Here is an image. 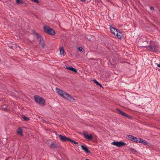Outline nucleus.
Returning <instances> with one entry per match:
<instances>
[{"mask_svg":"<svg viewBox=\"0 0 160 160\" xmlns=\"http://www.w3.org/2000/svg\"><path fill=\"white\" fill-rule=\"evenodd\" d=\"M55 89L57 92L61 96L66 99H68L71 102H75V99L71 95L58 88H56Z\"/></svg>","mask_w":160,"mask_h":160,"instance_id":"f257e3e1","label":"nucleus"},{"mask_svg":"<svg viewBox=\"0 0 160 160\" xmlns=\"http://www.w3.org/2000/svg\"><path fill=\"white\" fill-rule=\"evenodd\" d=\"M34 98L35 101L40 105L43 106L45 105V101L42 98L35 95Z\"/></svg>","mask_w":160,"mask_h":160,"instance_id":"f03ea898","label":"nucleus"},{"mask_svg":"<svg viewBox=\"0 0 160 160\" xmlns=\"http://www.w3.org/2000/svg\"><path fill=\"white\" fill-rule=\"evenodd\" d=\"M44 32L48 33V34L53 35L55 34L54 31L50 27L47 26H45L43 27Z\"/></svg>","mask_w":160,"mask_h":160,"instance_id":"7ed1b4c3","label":"nucleus"},{"mask_svg":"<svg viewBox=\"0 0 160 160\" xmlns=\"http://www.w3.org/2000/svg\"><path fill=\"white\" fill-rule=\"evenodd\" d=\"M112 144L117 146L118 147H120L125 146L126 144L124 142L121 141L116 142L115 141L112 142Z\"/></svg>","mask_w":160,"mask_h":160,"instance_id":"20e7f679","label":"nucleus"},{"mask_svg":"<svg viewBox=\"0 0 160 160\" xmlns=\"http://www.w3.org/2000/svg\"><path fill=\"white\" fill-rule=\"evenodd\" d=\"M116 110L117 111V112L123 116H125L128 118H130V117L127 115L125 112L122 111L120 110L118 108H116Z\"/></svg>","mask_w":160,"mask_h":160,"instance_id":"39448f33","label":"nucleus"},{"mask_svg":"<svg viewBox=\"0 0 160 160\" xmlns=\"http://www.w3.org/2000/svg\"><path fill=\"white\" fill-rule=\"evenodd\" d=\"M83 136L84 137L88 140H91L93 139L92 136L91 134H88L84 131L83 132Z\"/></svg>","mask_w":160,"mask_h":160,"instance_id":"423d86ee","label":"nucleus"},{"mask_svg":"<svg viewBox=\"0 0 160 160\" xmlns=\"http://www.w3.org/2000/svg\"><path fill=\"white\" fill-rule=\"evenodd\" d=\"M58 136L61 140L62 142H66L68 141V140L69 139V138L67 137L64 136L59 134H58Z\"/></svg>","mask_w":160,"mask_h":160,"instance_id":"0eeeda50","label":"nucleus"},{"mask_svg":"<svg viewBox=\"0 0 160 160\" xmlns=\"http://www.w3.org/2000/svg\"><path fill=\"white\" fill-rule=\"evenodd\" d=\"M148 49L151 51L156 52L157 50V46L156 45H150L148 47Z\"/></svg>","mask_w":160,"mask_h":160,"instance_id":"6e6552de","label":"nucleus"},{"mask_svg":"<svg viewBox=\"0 0 160 160\" xmlns=\"http://www.w3.org/2000/svg\"><path fill=\"white\" fill-rule=\"evenodd\" d=\"M81 147L82 149L87 153L89 154H90L91 153L90 151L88 150V147L86 146L81 145Z\"/></svg>","mask_w":160,"mask_h":160,"instance_id":"1a4fd4ad","label":"nucleus"},{"mask_svg":"<svg viewBox=\"0 0 160 160\" xmlns=\"http://www.w3.org/2000/svg\"><path fill=\"white\" fill-rule=\"evenodd\" d=\"M60 54L62 57L64 56L65 54L64 49L62 47L60 48Z\"/></svg>","mask_w":160,"mask_h":160,"instance_id":"9d476101","label":"nucleus"},{"mask_svg":"<svg viewBox=\"0 0 160 160\" xmlns=\"http://www.w3.org/2000/svg\"><path fill=\"white\" fill-rule=\"evenodd\" d=\"M111 32L113 33L115 36L116 35L117 32L118 31V30L114 28H111Z\"/></svg>","mask_w":160,"mask_h":160,"instance_id":"9b49d317","label":"nucleus"},{"mask_svg":"<svg viewBox=\"0 0 160 160\" xmlns=\"http://www.w3.org/2000/svg\"><path fill=\"white\" fill-rule=\"evenodd\" d=\"M115 36H116L118 38L120 39L122 37V34L121 32H120L119 31H118L117 32Z\"/></svg>","mask_w":160,"mask_h":160,"instance_id":"f8f14e48","label":"nucleus"},{"mask_svg":"<svg viewBox=\"0 0 160 160\" xmlns=\"http://www.w3.org/2000/svg\"><path fill=\"white\" fill-rule=\"evenodd\" d=\"M66 68L74 72H77V70L72 67H66Z\"/></svg>","mask_w":160,"mask_h":160,"instance_id":"ddd939ff","label":"nucleus"},{"mask_svg":"<svg viewBox=\"0 0 160 160\" xmlns=\"http://www.w3.org/2000/svg\"><path fill=\"white\" fill-rule=\"evenodd\" d=\"M139 139L140 140L139 143H141L144 145H147L148 144V143L146 141L143 140L140 138H139Z\"/></svg>","mask_w":160,"mask_h":160,"instance_id":"4468645a","label":"nucleus"},{"mask_svg":"<svg viewBox=\"0 0 160 160\" xmlns=\"http://www.w3.org/2000/svg\"><path fill=\"white\" fill-rule=\"evenodd\" d=\"M17 132L18 134H20V135H23L22 131V129L21 128H18L17 130Z\"/></svg>","mask_w":160,"mask_h":160,"instance_id":"2eb2a0df","label":"nucleus"},{"mask_svg":"<svg viewBox=\"0 0 160 160\" xmlns=\"http://www.w3.org/2000/svg\"><path fill=\"white\" fill-rule=\"evenodd\" d=\"M57 145L54 143H52L50 145V147L52 149H55L56 148Z\"/></svg>","mask_w":160,"mask_h":160,"instance_id":"dca6fc26","label":"nucleus"},{"mask_svg":"<svg viewBox=\"0 0 160 160\" xmlns=\"http://www.w3.org/2000/svg\"><path fill=\"white\" fill-rule=\"evenodd\" d=\"M40 44L41 45L42 48H44L45 47V43L44 41L42 39L40 40Z\"/></svg>","mask_w":160,"mask_h":160,"instance_id":"f3484780","label":"nucleus"},{"mask_svg":"<svg viewBox=\"0 0 160 160\" xmlns=\"http://www.w3.org/2000/svg\"><path fill=\"white\" fill-rule=\"evenodd\" d=\"M134 137L131 135H128L127 138L130 140H131L133 141V140L134 139Z\"/></svg>","mask_w":160,"mask_h":160,"instance_id":"a211bd4d","label":"nucleus"},{"mask_svg":"<svg viewBox=\"0 0 160 160\" xmlns=\"http://www.w3.org/2000/svg\"><path fill=\"white\" fill-rule=\"evenodd\" d=\"M134 139L133 140V142H135L136 143H139V138H138L136 137H134Z\"/></svg>","mask_w":160,"mask_h":160,"instance_id":"6ab92c4d","label":"nucleus"},{"mask_svg":"<svg viewBox=\"0 0 160 160\" xmlns=\"http://www.w3.org/2000/svg\"><path fill=\"white\" fill-rule=\"evenodd\" d=\"M7 107L5 105H2V109L5 111H7L8 110V109L7 108Z\"/></svg>","mask_w":160,"mask_h":160,"instance_id":"aec40b11","label":"nucleus"},{"mask_svg":"<svg viewBox=\"0 0 160 160\" xmlns=\"http://www.w3.org/2000/svg\"><path fill=\"white\" fill-rule=\"evenodd\" d=\"M16 2L17 4H21L24 3L22 0H16Z\"/></svg>","mask_w":160,"mask_h":160,"instance_id":"412c9836","label":"nucleus"},{"mask_svg":"<svg viewBox=\"0 0 160 160\" xmlns=\"http://www.w3.org/2000/svg\"><path fill=\"white\" fill-rule=\"evenodd\" d=\"M68 141H69L72 143H73L75 144H78V142L74 141L73 140L69 138V139Z\"/></svg>","mask_w":160,"mask_h":160,"instance_id":"4be33fe9","label":"nucleus"},{"mask_svg":"<svg viewBox=\"0 0 160 160\" xmlns=\"http://www.w3.org/2000/svg\"><path fill=\"white\" fill-rule=\"evenodd\" d=\"M22 118H23V119H24V120L26 121H28L29 120V119L28 118V117H27L25 116L23 117Z\"/></svg>","mask_w":160,"mask_h":160,"instance_id":"5701e85b","label":"nucleus"},{"mask_svg":"<svg viewBox=\"0 0 160 160\" xmlns=\"http://www.w3.org/2000/svg\"><path fill=\"white\" fill-rule=\"evenodd\" d=\"M93 81L97 85H98L99 84V83L95 79H93Z\"/></svg>","mask_w":160,"mask_h":160,"instance_id":"b1692460","label":"nucleus"},{"mask_svg":"<svg viewBox=\"0 0 160 160\" xmlns=\"http://www.w3.org/2000/svg\"><path fill=\"white\" fill-rule=\"evenodd\" d=\"M37 38L39 40L40 39V40L41 39L40 36L39 35H38V34L36 33Z\"/></svg>","mask_w":160,"mask_h":160,"instance_id":"393cba45","label":"nucleus"},{"mask_svg":"<svg viewBox=\"0 0 160 160\" xmlns=\"http://www.w3.org/2000/svg\"><path fill=\"white\" fill-rule=\"evenodd\" d=\"M83 49V48L82 47H79L78 48V50L80 52H81Z\"/></svg>","mask_w":160,"mask_h":160,"instance_id":"a878e982","label":"nucleus"},{"mask_svg":"<svg viewBox=\"0 0 160 160\" xmlns=\"http://www.w3.org/2000/svg\"><path fill=\"white\" fill-rule=\"evenodd\" d=\"M33 2H35L39 3V1L38 0H31Z\"/></svg>","mask_w":160,"mask_h":160,"instance_id":"bb28decb","label":"nucleus"},{"mask_svg":"<svg viewBox=\"0 0 160 160\" xmlns=\"http://www.w3.org/2000/svg\"><path fill=\"white\" fill-rule=\"evenodd\" d=\"M150 9L152 10L153 11H154V9L153 7H150Z\"/></svg>","mask_w":160,"mask_h":160,"instance_id":"cd10ccee","label":"nucleus"},{"mask_svg":"<svg viewBox=\"0 0 160 160\" xmlns=\"http://www.w3.org/2000/svg\"><path fill=\"white\" fill-rule=\"evenodd\" d=\"M129 149L131 151H136L134 150L132 148H130Z\"/></svg>","mask_w":160,"mask_h":160,"instance_id":"c85d7f7f","label":"nucleus"},{"mask_svg":"<svg viewBox=\"0 0 160 160\" xmlns=\"http://www.w3.org/2000/svg\"><path fill=\"white\" fill-rule=\"evenodd\" d=\"M99 86H100L101 87H102L103 88V87H102V85L99 83V84L98 85Z\"/></svg>","mask_w":160,"mask_h":160,"instance_id":"c756f323","label":"nucleus"},{"mask_svg":"<svg viewBox=\"0 0 160 160\" xmlns=\"http://www.w3.org/2000/svg\"><path fill=\"white\" fill-rule=\"evenodd\" d=\"M158 66L159 68H160V64H158Z\"/></svg>","mask_w":160,"mask_h":160,"instance_id":"7c9ffc66","label":"nucleus"},{"mask_svg":"<svg viewBox=\"0 0 160 160\" xmlns=\"http://www.w3.org/2000/svg\"><path fill=\"white\" fill-rule=\"evenodd\" d=\"M9 47H10V48H11V49H12L13 48V47L12 46H10Z\"/></svg>","mask_w":160,"mask_h":160,"instance_id":"2f4dec72","label":"nucleus"},{"mask_svg":"<svg viewBox=\"0 0 160 160\" xmlns=\"http://www.w3.org/2000/svg\"><path fill=\"white\" fill-rule=\"evenodd\" d=\"M81 0L83 2H85L86 0Z\"/></svg>","mask_w":160,"mask_h":160,"instance_id":"473e14b6","label":"nucleus"},{"mask_svg":"<svg viewBox=\"0 0 160 160\" xmlns=\"http://www.w3.org/2000/svg\"><path fill=\"white\" fill-rule=\"evenodd\" d=\"M42 121H43V122H44V120H42Z\"/></svg>","mask_w":160,"mask_h":160,"instance_id":"72a5a7b5","label":"nucleus"},{"mask_svg":"<svg viewBox=\"0 0 160 160\" xmlns=\"http://www.w3.org/2000/svg\"><path fill=\"white\" fill-rule=\"evenodd\" d=\"M42 121H43V122H44V120H42Z\"/></svg>","mask_w":160,"mask_h":160,"instance_id":"f704fd0d","label":"nucleus"},{"mask_svg":"<svg viewBox=\"0 0 160 160\" xmlns=\"http://www.w3.org/2000/svg\"><path fill=\"white\" fill-rule=\"evenodd\" d=\"M42 121H43V122H44V120H42Z\"/></svg>","mask_w":160,"mask_h":160,"instance_id":"c9c22d12","label":"nucleus"}]
</instances>
